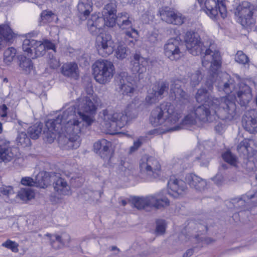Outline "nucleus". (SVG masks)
Wrapping results in <instances>:
<instances>
[{
    "instance_id": "bf43d9fd",
    "label": "nucleus",
    "mask_w": 257,
    "mask_h": 257,
    "mask_svg": "<svg viewBox=\"0 0 257 257\" xmlns=\"http://www.w3.org/2000/svg\"><path fill=\"white\" fill-rule=\"evenodd\" d=\"M130 37H132L134 38L135 41H137V39L139 38L138 31L134 29H132L131 31H130Z\"/></svg>"
},
{
    "instance_id": "49530a36",
    "label": "nucleus",
    "mask_w": 257,
    "mask_h": 257,
    "mask_svg": "<svg viewBox=\"0 0 257 257\" xmlns=\"http://www.w3.org/2000/svg\"><path fill=\"white\" fill-rule=\"evenodd\" d=\"M235 60L236 62L241 64H245L249 62L248 58L241 51L237 52L235 56Z\"/></svg>"
},
{
    "instance_id": "9b49d317",
    "label": "nucleus",
    "mask_w": 257,
    "mask_h": 257,
    "mask_svg": "<svg viewBox=\"0 0 257 257\" xmlns=\"http://www.w3.org/2000/svg\"><path fill=\"white\" fill-rule=\"evenodd\" d=\"M210 71L212 72V74L209 76L205 82V85L207 87L208 89H206L204 88L201 87L198 89L195 98L198 102L207 103V101H212L214 99H219V98L214 97L212 96L211 92L213 90V83L217 77L218 70H215L214 69L210 68Z\"/></svg>"
},
{
    "instance_id": "7ed1b4c3",
    "label": "nucleus",
    "mask_w": 257,
    "mask_h": 257,
    "mask_svg": "<svg viewBox=\"0 0 257 257\" xmlns=\"http://www.w3.org/2000/svg\"><path fill=\"white\" fill-rule=\"evenodd\" d=\"M236 105L230 97H221L194 108L183 119L184 124H193L197 121L212 122L217 118L233 119L236 114Z\"/></svg>"
},
{
    "instance_id": "393cba45",
    "label": "nucleus",
    "mask_w": 257,
    "mask_h": 257,
    "mask_svg": "<svg viewBox=\"0 0 257 257\" xmlns=\"http://www.w3.org/2000/svg\"><path fill=\"white\" fill-rule=\"evenodd\" d=\"M111 144L105 139H102L94 143L93 147L94 151L99 153L101 158H107L109 156V148Z\"/></svg>"
},
{
    "instance_id": "f3484780",
    "label": "nucleus",
    "mask_w": 257,
    "mask_h": 257,
    "mask_svg": "<svg viewBox=\"0 0 257 257\" xmlns=\"http://www.w3.org/2000/svg\"><path fill=\"white\" fill-rule=\"evenodd\" d=\"M16 152L17 149L12 147L9 141L0 139V162H10L16 156Z\"/></svg>"
},
{
    "instance_id": "ea45409f",
    "label": "nucleus",
    "mask_w": 257,
    "mask_h": 257,
    "mask_svg": "<svg viewBox=\"0 0 257 257\" xmlns=\"http://www.w3.org/2000/svg\"><path fill=\"white\" fill-rule=\"evenodd\" d=\"M128 78L127 72H121L119 74V88L123 90V93L127 94V89L128 87Z\"/></svg>"
},
{
    "instance_id": "4be33fe9",
    "label": "nucleus",
    "mask_w": 257,
    "mask_h": 257,
    "mask_svg": "<svg viewBox=\"0 0 257 257\" xmlns=\"http://www.w3.org/2000/svg\"><path fill=\"white\" fill-rule=\"evenodd\" d=\"M185 180L191 188L197 191H202L206 188V181L194 174L190 173L186 175Z\"/></svg>"
},
{
    "instance_id": "1a4fd4ad",
    "label": "nucleus",
    "mask_w": 257,
    "mask_h": 257,
    "mask_svg": "<svg viewBox=\"0 0 257 257\" xmlns=\"http://www.w3.org/2000/svg\"><path fill=\"white\" fill-rule=\"evenodd\" d=\"M141 173L149 179L158 178L161 173V166L155 158L143 156L140 161Z\"/></svg>"
},
{
    "instance_id": "69168bd1",
    "label": "nucleus",
    "mask_w": 257,
    "mask_h": 257,
    "mask_svg": "<svg viewBox=\"0 0 257 257\" xmlns=\"http://www.w3.org/2000/svg\"><path fill=\"white\" fill-rule=\"evenodd\" d=\"M201 241H203L205 243L207 244L211 243L214 241V240L210 237L205 238L203 240H201Z\"/></svg>"
},
{
    "instance_id": "2f4dec72",
    "label": "nucleus",
    "mask_w": 257,
    "mask_h": 257,
    "mask_svg": "<svg viewBox=\"0 0 257 257\" xmlns=\"http://www.w3.org/2000/svg\"><path fill=\"white\" fill-rule=\"evenodd\" d=\"M51 245L53 247L57 249L61 247L65 243L70 241V236L67 234H63L61 236L58 235H51Z\"/></svg>"
},
{
    "instance_id": "3c124183",
    "label": "nucleus",
    "mask_w": 257,
    "mask_h": 257,
    "mask_svg": "<svg viewBox=\"0 0 257 257\" xmlns=\"http://www.w3.org/2000/svg\"><path fill=\"white\" fill-rule=\"evenodd\" d=\"M14 194L13 188L10 186H3L0 187V195L9 197Z\"/></svg>"
},
{
    "instance_id": "603ef678",
    "label": "nucleus",
    "mask_w": 257,
    "mask_h": 257,
    "mask_svg": "<svg viewBox=\"0 0 257 257\" xmlns=\"http://www.w3.org/2000/svg\"><path fill=\"white\" fill-rule=\"evenodd\" d=\"M48 63L50 67L52 69H56L60 66L59 60L53 55H49Z\"/></svg>"
},
{
    "instance_id": "7c9ffc66",
    "label": "nucleus",
    "mask_w": 257,
    "mask_h": 257,
    "mask_svg": "<svg viewBox=\"0 0 257 257\" xmlns=\"http://www.w3.org/2000/svg\"><path fill=\"white\" fill-rule=\"evenodd\" d=\"M51 181V173L41 172L36 177L35 186L44 188L50 184Z\"/></svg>"
},
{
    "instance_id": "8fccbe9b",
    "label": "nucleus",
    "mask_w": 257,
    "mask_h": 257,
    "mask_svg": "<svg viewBox=\"0 0 257 257\" xmlns=\"http://www.w3.org/2000/svg\"><path fill=\"white\" fill-rule=\"evenodd\" d=\"M145 139L141 137L134 142L133 145L130 148V153L136 151L145 142Z\"/></svg>"
},
{
    "instance_id": "f704fd0d",
    "label": "nucleus",
    "mask_w": 257,
    "mask_h": 257,
    "mask_svg": "<svg viewBox=\"0 0 257 257\" xmlns=\"http://www.w3.org/2000/svg\"><path fill=\"white\" fill-rule=\"evenodd\" d=\"M35 194L30 188H22L18 192L17 196L23 201H27L34 197Z\"/></svg>"
},
{
    "instance_id": "4c0bfd02",
    "label": "nucleus",
    "mask_w": 257,
    "mask_h": 257,
    "mask_svg": "<svg viewBox=\"0 0 257 257\" xmlns=\"http://www.w3.org/2000/svg\"><path fill=\"white\" fill-rule=\"evenodd\" d=\"M16 142L18 146L22 147H28L31 145L30 138L27 136L26 133L24 132L18 133Z\"/></svg>"
},
{
    "instance_id": "c85d7f7f",
    "label": "nucleus",
    "mask_w": 257,
    "mask_h": 257,
    "mask_svg": "<svg viewBox=\"0 0 257 257\" xmlns=\"http://www.w3.org/2000/svg\"><path fill=\"white\" fill-rule=\"evenodd\" d=\"M204 11L211 19H216L218 15L219 8L218 2L215 0H205Z\"/></svg>"
},
{
    "instance_id": "6e6d98bb",
    "label": "nucleus",
    "mask_w": 257,
    "mask_h": 257,
    "mask_svg": "<svg viewBox=\"0 0 257 257\" xmlns=\"http://www.w3.org/2000/svg\"><path fill=\"white\" fill-rule=\"evenodd\" d=\"M45 47V50H53L54 52L56 51L55 45L50 41L45 39L41 41Z\"/></svg>"
},
{
    "instance_id": "e2e57ef3",
    "label": "nucleus",
    "mask_w": 257,
    "mask_h": 257,
    "mask_svg": "<svg viewBox=\"0 0 257 257\" xmlns=\"http://www.w3.org/2000/svg\"><path fill=\"white\" fill-rule=\"evenodd\" d=\"M8 108L7 106L5 104H3L1 106V109L3 112V113L2 114V117H5L7 116V110Z\"/></svg>"
},
{
    "instance_id": "412c9836",
    "label": "nucleus",
    "mask_w": 257,
    "mask_h": 257,
    "mask_svg": "<svg viewBox=\"0 0 257 257\" xmlns=\"http://www.w3.org/2000/svg\"><path fill=\"white\" fill-rule=\"evenodd\" d=\"M220 77L222 78L220 81L218 80V84L216 86L219 91H223L225 93L229 94L234 90L235 91L236 87H235L233 79L230 78L227 73H222Z\"/></svg>"
},
{
    "instance_id": "2eb2a0df",
    "label": "nucleus",
    "mask_w": 257,
    "mask_h": 257,
    "mask_svg": "<svg viewBox=\"0 0 257 257\" xmlns=\"http://www.w3.org/2000/svg\"><path fill=\"white\" fill-rule=\"evenodd\" d=\"M51 180L53 181V186L55 193L60 196L71 194V189L67 181L62 178L59 174L51 173Z\"/></svg>"
},
{
    "instance_id": "c03bdc74",
    "label": "nucleus",
    "mask_w": 257,
    "mask_h": 257,
    "mask_svg": "<svg viewBox=\"0 0 257 257\" xmlns=\"http://www.w3.org/2000/svg\"><path fill=\"white\" fill-rule=\"evenodd\" d=\"M127 47L122 44H120L115 51V56L117 59L122 60L127 56Z\"/></svg>"
},
{
    "instance_id": "a211bd4d",
    "label": "nucleus",
    "mask_w": 257,
    "mask_h": 257,
    "mask_svg": "<svg viewBox=\"0 0 257 257\" xmlns=\"http://www.w3.org/2000/svg\"><path fill=\"white\" fill-rule=\"evenodd\" d=\"M148 63V60L141 56L140 54L136 53L134 56V60L132 62V71L135 75V82L138 81L140 75L146 71V66Z\"/></svg>"
},
{
    "instance_id": "4d7b16f0",
    "label": "nucleus",
    "mask_w": 257,
    "mask_h": 257,
    "mask_svg": "<svg viewBox=\"0 0 257 257\" xmlns=\"http://www.w3.org/2000/svg\"><path fill=\"white\" fill-rule=\"evenodd\" d=\"M198 160L200 162V165L201 166H207L209 164L208 158H207L204 154H201L199 158H198Z\"/></svg>"
},
{
    "instance_id": "aec40b11",
    "label": "nucleus",
    "mask_w": 257,
    "mask_h": 257,
    "mask_svg": "<svg viewBox=\"0 0 257 257\" xmlns=\"http://www.w3.org/2000/svg\"><path fill=\"white\" fill-rule=\"evenodd\" d=\"M237 150L247 158L250 157L257 152V143L252 140L244 139L237 146Z\"/></svg>"
},
{
    "instance_id": "423d86ee",
    "label": "nucleus",
    "mask_w": 257,
    "mask_h": 257,
    "mask_svg": "<svg viewBox=\"0 0 257 257\" xmlns=\"http://www.w3.org/2000/svg\"><path fill=\"white\" fill-rule=\"evenodd\" d=\"M99 122L102 130L106 134L114 135L127 123L128 117L126 113H113L107 109L99 113Z\"/></svg>"
},
{
    "instance_id": "dca6fc26",
    "label": "nucleus",
    "mask_w": 257,
    "mask_h": 257,
    "mask_svg": "<svg viewBox=\"0 0 257 257\" xmlns=\"http://www.w3.org/2000/svg\"><path fill=\"white\" fill-rule=\"evenodd\" d=\"M169 83L163 81L158 83L152 88V91L149 93L146 97V101L150 103H154L157 102L163 97L165 93H167L169 89Z\"/></svg>"
},
{
    "instance_id": "09e8293b",
    "label": "nucleus",
    "mask_w": 257,
    "mask_h": 257,
    "mask_svg": "<svg viewBox=\"0 0 257 257\" xmlns=\"http://www.w3.org/2000/svg\"><path fill=\"white\" fill-rule=\"evenodd\" d=\"M166 229V222L164 220L159 219L156 222V232L159 234H163Z\"/></svg>"
},
{
    "instance_id": "c9c22d12",
    "label": "nucleus",
    "mask_w": 257,
    "mask_h": 257,
    "mask_svg": "<svg viewBox=\"0 0 257 257\" xmlns=\"http://www.w3.org/2000/svg\"><path fill=\"white\" fill-rule=\"evenodd\" d=\"M43 125L42 123H36L30 127L28 130V133L32 139H37L42 131Z\"/></svg>"
},
{
    "instance_id": "79ce46f5",
    "label": "nucleus",
    "mask_w": 257,
    "mask_h": 257,
    "mask_svg": "<svg viewBox=\"0 0 257 257\" xmlns=\"http://www.w3.org/2000/svg\"><path fill=\"white\" fill-rule=\"evenodd\" d=\"M222 157L223 160L233 166H236L237 161L236 157L230 151H227L222 154Z\"/></svg>"
},
{
    "instance_id": "6e6552de",
    "label": "nucleus",
    "mask_w": 257,
    "mask_h": 257,
    "mask_svg": "<svg viewBox=\"0 0 257 257\" xmlns=\"http://www.w3.org/2000/svg\"><path fill=\"white\" fill-rule=\"evenodd\" d=\"M233 5L234 9V14L239 17L241 25L243 27H248L253 25L255 19L253 18V14L256 11L255 7L247 1H243L237 5L234 1Z\"/></svg>"
},
{
    "instance_id": "5fc2aeb1",
    "label": "nucleus",
    "mask_w": 257,
    "mask_h": 257,
    "mask_svg": "<svg viewBox=\"0 0 257 257\" xmlns=\"http://www.w3.org/2000/svg\"><path fill=\"white\" fill-rule=\"evenodd\" d=\"M21 182L22 185L28 186H34L36 184L33 179L30 177L22 178Z\"/></svg>"
},
{
    "instance_id": "864d4df0",
    "label": "nucleus",
    "mask_w": 257,
    "mask_h": 257,
    "mask_svg": "<svg viewBox=\"0 0 257 257\" xmlns=\"http://www.w3.org/2000/svg\"><path fill=\"white\" fill-rule=\"evenodd\" d=\"M216 1L218 2L219 15L222 18H225L227 15V11L223 0H217Z\"/></svg>"
},
{
    "instance_id": "39448f33",
    "label": "nucleus",
    "mask_w": 257,
    "mask_h": 257,
    "mask_svg": "<svg viewBox=\"0 0 257 257\" xmlns=\"http://www.w3.org/2000/svg\"><path fill=\"white\" fill-rule=\"evenodd\" d=\"M180 117L181 114L175 111L174 105L170 103L156 107L151 112L150 122L155 126H160L154 130L153 133L162 134L181 130L182 125L177 124Z\"/></svg>"
},
{
    "instance_id": "338daca9",
    "label": "nucleus",
    "mask_w": 257,
    "mask_h": 257,
    "mask_svg": "<svg viewBox=\"0 0 257 257\" xmlns=\"http://www.w3.org/2000/svg\"><path fill=\"white\" fill-rule=\"evenodd\" d=\"M246 165L248 166V169L249 170H252L253 169V164L251 161H248L246 163Z\"/></svg>"
},
{
    "instance_id": "a18cd8bd",
    "label": "nucleus",
    "mask_w": 257,
    "mask_h": 257,
    "mask_svg": "<svg viewBox=\"0 0 257 257\" xmlns=\"http://www.w3.org/2000/svg\"><path fill=\"white\" fill-rule=\"evenodd\" d=\"M2 246L10 249L13 252L17 253L19 251V244L18 243L10 239H7L2 244Z\"/></svg>"
},
{
    "instance_id": "e433bc0d",
    "label": "nucleus",
    "mask_w": 257,
    "mask_h": 257,
    "mask_svg": "<svg viewBox=\"0 0 257 257\" xmlns=\"http://www.w3.org/2000/svg\"><path fill=\"white\" fill-rule=\"evenodd\" d=\"M46 53L45 47L41 41H36L33 49V53L30 55L32 58L43 56Z\"/></svg>"
},
{
    "instance_id": "b1692460",
    "label": "nucleus",
    "mask_w": 257,
    "mask_h": 257,
    "mask_svg": "<svg viewBox=\"0 0 257 257\" xmlns=\"http://www.w3.org/2000/svg\"><path fill=\"white\" fill-rule=\"evenodd\" d=\"M77 7L80 19L84 21L92 11V0H79Z\"/></svg>"
},
{
    "instance_id": "58836bf2",
    "label": "nucleus",
    "mask_w": 257,
    "mask_h": 257,
    "mask_svg": "<svg viewBox=\"0 0 257 257\" xmlns=\"http://www.w3.org/2000/svg\"><path fill=\"white\" fill-rule=\"evenodd\" d=\"M36 43V40L34 39H26L24 40L22 48L24 52L28 53V55L30 57V55L33 53L34 45Z\"/></svg>"
},
{
    "instance_id": "6ab92c4d",
    "label": "nucleus",
    "mask_w": 257,
    "mask_h": 257,
    "mask_svg": "<svg viewBox=\"0 0 257 257\" xmlns=\"http://www.w3.org/2000/svg\"><path fill=\"white\" fill-rule=\"evenodd\" d=\"M186 189L185 183L181 180L171 177L168 182V194L174 198L182 195Z\"/></svg>"
},
{
    "instance_id": "473e14b6",
    "label": "nucleus",
    "mask_w": 257,
    "mask_h": 257,
    "mask_svg": "<svg viewBox=\"0 0 257 257\" xmlns=\"http://www.w3.org/2000/svg\"><path fill=\"white\" fill-rule=\"evenodd\" d=\"M152 207L157 209L166 207L170 205V201L165 196H162L159 194L156 195H152Z\"/></svg>"
},
{
    "instance_id": "9d476101",
    "label": "nucleus",
    "mask_w": 257,
    "mask_h": 257,
    "mask_svg": "<svg viewBox=\"0 0 257 257\" xmlns=\"http://www.w3.org/2000/svg\"><path fill=\"white\" fill-rule=\"evenodd\" d=\"M253 82L249 80H243L241 81L238 84L235 89L234 94H235L233 97L230 95L225 97H230L231 100L234 102V99L236 100L238 103L241 106H246L252 99V95L250 86ZM236 105V104H235Z\"/></svg>"
},
{
    "instance_id": "c756f323",
    "label": "nucleus",
    "mask_w": 257,
    "mask_h": 257,
    "mask_svg": "<svg viewBox=\"0 0 257 257\" xmlns=\"http://www.w3.org/2000/svg\"><path fill=\"white\" fill-rule=\"evenodd\" d=\"M13 37V33L8 24L0 25V49Z\"/></svg>"
},
{
    "instance_id": "0e129e2a",
    "label": "nucleus",
    "mask_w": 257,
    "mask_h": 257,
    "mask_svg": "<svg viewBox=\"0 0 257 257\" xmlns=\"http://www.w3.org/2000/svg\"><path fill=\"white\" fill-rule=\"evenodd\" d=\"M149 41L152 43H155L157 41L156 35L155 34L151 35L149 38Z\"/></svg>"
},
{
    "instance_id": "680f3d73",
    "label": "nucleus",
    "mask_w": 257,
    "mask_h": 257,
    "mask_svg": "<svg viewBox=\"0 0 257 257\" xmlns=\"http://www.w3.org/2000/svg\"><path fill=\"white\" fill-rule=\"evenodd\" d=\"M194 252L193 249H188L186 252L183 254V257H190Z\"/></svg>"
},
{
    "instance_id": "774afa93",
    "label": "nucleus",
    "mask_w": 257,
    "mask_h": 257,
    "mask_svg": "<svg viewBox=\"0 0 257 257\" xmlns=\"http://www.w3.org/2000/svg\"><path fill=\"white\" fill-rule=\"evenodd\" d=\"M111 251H115V254L117 253L119 251V249L115 246H112L110 247Z\"/></svg>"
},
{
    "instance_id": "ddd939ff",
    "label": "nucleus",
    "mask_w": 257,
    "mask_h": 257,
    "mask_svg": "<svg viewBox=\"0 0 257 257\" xmlns=\"http://www.w3.org/2000/svg\"><path fill=\"white\" fill-rule=\"evenodd\" d=\"M160 16L163 21L175 25H181L185 20L181 13L168 7L160 10Z\"/></svg>"
},
{
    "instance_id": "a19ab883",
    "label": "nucleus",
    "mask_w": 257,
    "mask_h": 257,
    "mask_svg": "<svg viewBox=\"0 0 257 257\" xmlns=\"http://www.w3.org/2000/svg\"><path fill=\"white\" fill-rule=\"evenodd\" d=\"M190 77V84L192 87L197 86L202 80L203 75L199 70H196L191 73Z\"/></svg>"
},
{
    "instance_id": "bb28decb",
    "label": "nucleus",
    "mask_w": 257,
    "mask_h": 257,
    "mask_svg": "<svg viewBox=\"0 0 257 257\" xmlns=\"http://www.w3.org/2000/svg\"><path fill=\"white\" fill-rule=\"evenodd\" d=\"M152 195L146 197H131V201L133 205L139 209H145L146 207H152Z\"/></svg>"
},
{
    "instance_id": "052dcab7",
    "label": "nucleus",
    "mask_w": 257,
    "mask_h": 257,
    "mask_svg": "<svg viewBox=\"0 0 257 257\" xmlns=\"http://www.w3.org/2000/svg\"><path fill=\"white\" fill-rule=\"evenodd\" d=\"M85 92L88 95L86 96H95V95H93V90L92 87L90 85L86 88Z\"/></svg>"
},
{
    "instance_id": "f8f14e48",
    "label": "nucleus",
    "mask_w": 257,
    "mask_h": 257,
    "mask_svg": "<svg viewBox=\"0 0 257 257\" xmlns=\"http://www.w3.org/2000/svg\"><path fill=\"white\" fill-rule=\"evenodd\" d=\"M181 42L176 38L169 39L164 46L165 55L171 61H177L182 56Z\"/></svg>"
},
{
    "instance_id": "0eeeda50",
    "label": "nucleus",
    "mask_w": 257,
    "mask_h": 257,
    "mask_svg": "<svg viewBox=\"0 0 257 257\" xmlns=\"http://www.w3.org/2000/svg\"><path fill=\"white\" fill-rule=\"evenodd\" d=\"M95 80L100 84L109 82L115 74V67L113 63L106 59H99L92 66Z\"/></svg>"
},
{
    "instance_id": "72a5a7b5",
    "label": "nucleus",
    "mask_w": 257,
    "mask_h": 257,
    "mask_svg": "<svg viewBox=\"0 0 257 257\" xmlns=\"http://www.w3.org/2000/svg\"><path fill=\"white\" fill-rule=\"evenodd\" d=\"M19 66L26 73H29L33 69V64L30 58L24 56H21L19 58Z\"/></svg>"
},
{
    "instance_id": "f257e3e1",
    "label": "nucleus",
    "mask_w": 257,
    "mask_h": 257,
    "mask_svg": "<svg viewBox=\"0 0 257 257\" xmlns=\"http://www.w3.org/2000/svg\"><path fill=\"white\" fill-rule=\"evenodd\" d=\"M99 99L97 96H81L75 104L65 106L62 113L46 123L48 129L46 133L47 141L52 143L58 136V144L65 150L76 149L80 145L78 134L84 126L94 121L92 114L95 113Z\"/></svg>"
},
{
    "instance_id": "4468645a",
    "label": "nucleus",
    "mask_w": 257,
    "mask_h": 257,
    "mask_svg": "<svg viewBox=\"0 0 257 257\" xmlns=\"http://www.w3.org/2000/svg\"><path fill=\"white\" fill-rule=\"evenodd\" d=\"M182 83L178 79H173L170 86V97L180 104L189 102L188 95L181 88Z\"/></svg>"
},
{
    "instance_id": "f03ea898",
    "label": "nucleus",
    "mask_w": 257,
    "mask_h": 257,
    "mask_svg": "<svg viewBox=\"0 0 257 257\" xmlns=\"http://www.w3.org/2000/svg\"><path fill=\"white\" fill-rule=\"evenodd\" d=\"M116 7L113 3L106 5L102 12L103 18L96 14H92L87 21V28L89 31L93 35H97L95 48L98 54L104 57H107L114 51L115 45L111 36L107 33H100L102 27L106 25L112 27L116 21L119 28L125 30V34L128 35V17L127 13L118 14L116 17Z\"/></svg>"
},
{
    "instance_id": "de8ad7c7",
    "label": "nucleus",
    "mask_w": 257,
    "mask_h": 257,
    "mask_svg": "<svg viewBox=\"0 0 257 257\" xmlns=\"http://www.w3.org/2000/svg\"><path fill=\"white\" fill-rule=\"evenodd\" d=\"M54 18V14L51 11H43L41 14V19L44 23L52 22Z\"/></svg>"
},
{
    "instance_id": "20e7f679",
    "label": "nucleus",
    "mask_w": 257,
    "mask_h": 257,
    "mask_svg": "<svg viewBox=\"0 0 257 257\" xmlns=\"http://www.w3.org/2000/svg\"><path fill=\"white\" fill-rule=\"evenodd\" d=\"M187 49L193 55L201 54L202 65L210 64V68L218 70L221 66V58L215 45L211 42H201L199 35L194 32H187L185 36Z\"/></svg>"
},
{
    "instance_id": "a878e982",
    "label": "nucleus",
    "mask_w": 257,
    "mask_h": 257,
    "mask_svg": "<svg viewBox=\"0 0 257 257\" xmlns=\"http://www.w3.org/2000/svg\"><path fill=\"white\" fill-rule=\"evenodd\" d=\"M243 128L251 134L257 132V116L250 115L249 113L245 114L242 119Z\"/></svg>"
},
{
    "instance_id": "cd10ccee",
    "label": "nucleus",
    "mask_w": 257,
    "mask_h": 257,
    "mask_svg": "<svg viewBox=\"0 0 257 257\" xmlns=\"http://www.w3.org/2000/svg\"><path fill=\"white\" fill-rule=\"evenodd\" d=\"M61 73L65 76L77 79L79 75L77 64L74 62L64 64L61 68Z\"/></svg>"
},
{
    "instance_id": "5701e85b",
    "label": "nucleus",
    "mask_w": 257,
    "mask_h": 257,
    "mask_svg": "<svg viewBox=\"0 0 257 257\" xmlns=\"http://www.w3.org/2000/svg\"><path fill=\"white\" fill-rule=\"evenodd\" d=\"M250 202L257 205V191L252 194H246L240 198L233 199L232 203L236 209H245Z\"/></svg>"
},
{
    "instance_id": "37998d69",
    "label": "nucleus",
    "mask_w": 257,
    "mask_h": 257,
    "mask_svg": "<svg viewBox=\"0 0 257 257\" xmlns=\"http://www.w3.org/2000/svg\"><path fill=\"white\" fill-rule=\"evenodd\" d=\"M16 50L13 47L8 48L4 54V61L6 63L12 62L15 58L16 54Z\"/></svg>"
},
{
    "instance_id": "13d9d810",
    "label": "nucleus",
    "mask_w": 257,
    "mask_h": 257,
    "mask_svg": "<svg viewBox=\"0 0 257 257\" xmlns=\"http://www.w3.org/2000/svg\"><path fill=\"white\" fill-rule=\"evenodd\" d=\"M213 181L217 185H220L223 181V177L221 174H217L213 178Z\"/></svg>"
}]
</instances>
